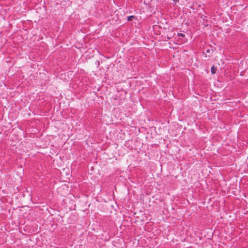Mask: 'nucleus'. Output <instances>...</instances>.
I'll return each mask as SVG.
<instances>
[{
  "label": "nucleus",
  "instance_id": "20e7f679",
  "mask_svg": "<svg viewBox=\"0 0 248 248\" xmlns=\"http://www.w3.org/2000/svg\"><path fill=\"white\" fill-rule=\"evenodd\" d=\"M210 50L209 49H207V50H206V53H210Z\"/></svg>",
  "mask_w": 248,
  "mask_h": 248
},
{
  "label": "nucleus",
  "instance_id": "f03ea898",
  "mask_svg": "<svg viewBox=\"0 0 248 248\" xmlns=\"http://www.w3.org/2000/svg\"><path fill=\"white\" fill-rule=\"evenodd\" d=\"M211 73L213 74H215L216 73V68L214 66L211 67Z\"/></svg>",
  "mask_w": 248,
  "mask_h": 248
},
{
  "label": "nucleus",
  "instance_id": "7ed1b4c3",
  "mask_svg": "<svg viewBox=\"0 0 248 248\" xmlns=\"http://www.w3.org/2000/svg\"><path fill=\"white\" fill-rule=\"evenodd\" d=\"M178 35H179L180 36H182V37H184L185 36V34H183V33H179Z\"/></svg>",
  "mask_w": 248,
  "mask_h": 248
},
{
  "label": "nucleus",
  "instance_id": "f257e3e1",
  "mask_svg": "<svg viewBox=\"0 0 248 248\" xmlns=\"http://www.w3.org/2000/svg\"><path fill=\"white\" fill-rule=\"evenodd\" d=\"M136 17L134 16H131L127 17L128 21H132L133 19H136Z\"/></svg>",
  "mask_w": 248,
  "mask_h": 248
}]
</instances>
